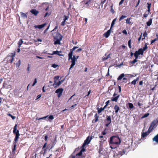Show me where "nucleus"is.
<instances>
[{
	"instance_id": "1",
	"label": "nucleus",
	"mask_w": 158,
	"mask_h": 158,
	"mask_svg": "<svg viewBox=\"0 0 158 158\" xmlns=\"http://www.w3.org/2000/svg\"><path fill=\"white\" fill-rule=\"evenodd\" d=\"M78 48V47L74 46L73 48L70 49V52L68 54L69 60L70 59L71 60V62L72 63V64H71L70 67L69 68L70 70L75 64V61L77 60L76 58V56L74 55L73 56V57H72V56L73 51Z\"/></svg>"
},
{
	"instance_id": "2",
	"label": "nucleus",
	"mask_w": 158,
	"mask_h": 158,
	"mask_svg": "<svg viewBox=\"0 0 158 158\" xmlns=\"http://www.w3.org/2000/svg\"><path fill=\"white\" fill-rule=\"evenodd\" d=\"M52 35L54 39V44L56 45L57 44H60V41L61 40L63 36L58 31L53 32L52 34Z\"/></svg>"
},
{
	"instance_id": "3",
	"label": "nucleus",
	"mask_w": 158,
	"mask_h": 158,
	"mask_svg": "<svg viewBox=\"0 0 158 158\" xmlns=\"http://www.w3.org/2000/svg\"><path fill=\"white\" fill-rule=\"evenodd\" d=\"M121 143V140L118 136H112L110 137L109 143L119 145Z\"/></svg>"
},
{
	"instance_id": "4",
	"label": "nucleus",
	"mask_w": 158,
	"mask_h": 158,
	"mask_svg": "<svg viewBox=\"0 0 158 158\" xmlns=\"http://www.w3.org/2000/svg\"><path fill=\"white\" fill-rule=\"evenodd\" d=\"M158 123V118L153 120L150 124L148 129L150 131H152L157 126Z\"/></svg>"
},
{
	"instance_id": "5",
	"label": "nucleus",
	"mask_w": 158,
	"mask_h": 158,
	"mask_svg": "<svg viewBox=\"0 0 158 158\" xmlns=\"http://www.w3.org/2000/svg\"><path fill=\"white\" fill-rule=\"evenodd\" d=\"M10 54L11 55H8L5 58V59L8 63H11L14 60V57L15 55V52H14V53H11Z\"/></svg>"
},
{
	"instance_id": "6",
	"label": "nucleus",
	"mask_w": 158,
	"mask_h": 158,
	"mask_svg": "<svg viewBox=\"0 0 158 158\" xmlns=\"http://www.w3.org/2000/svg\"><path fill=\"white\" fill-rule=\"evenodd\" d=\"M17 124H15L14 127V130L13 131V133L14 134H15V137L14 139H15V140H18L20 135L19 131L18 130H17Z\"/></svg>"
},
{
	"instance_id": "7",
	"label": "nucleus",
	"mask_w": 158,
	"mask_h": 158,
	"mask_svg": "<svg viewBox=\"0 0 158 158\" xmlns=\"http://www.w3.org/2000/svg\"><path fill=\"white\" fill-rule=\"evenodd\" d=\"M92 139V137L89 136H88L86 139L84 141V142L82 144L81 148H84L86 145H88L89 143L91 140Z\"/></svg>"
},
{
	"instance_id": "8",
	"label": "nucleus",
	"mask_w": 158,
	"mask_h": 158,
	"mask_svg": "<svg viewBox=\"0 0 158 158\" xmlns=\"http://www.w3.org/2000/svg\"><path fill=\"white\" fill-rule=\"evenodd\" d=\"M143 52L144 51L142 49V48H139L138 51H136L134 53V56L138 58L139 55H143Z\"/></svg>"
},
{
	"instance_id": "9",
	"label": "nucleus",
	"mask_w": 158,
	"mask_h": 158,
	"mask_svg": "<svg viewBox=\"0 0 158 158\" xmlns=\"http://www.w3.org/2000/svg\"><path fill=\"white\" fill-rule=\"evenodd\" d=\"M105 122L106 123L105 126L108 127L111 122V118L110 116H106V118L105 120Z\"/></svg>"
},
{
	"instance_id": "10",
	"label": "nucleus",
	"mask_w": 158,
	"mask_h": 158,
	"mask_svg": "<svg viewBox=\"0 0 158 158\" xmlns=\"http://www.w3.org/2000/svg\"><path fill=\"white\" fill-rule=\"evenodd\" d=\"M47 142H46L42 148V149L44 150V153H45L46 152L47 149H48V151H50L53 148H51V145H50V144L48 145L47 147L46 148V147L47 146Z\"/></svg>"
},
{
	"instance_id": "11",
	"label": "nucleus",
	"mask_w": 158,
	"mask_h": 158,
	"mask_svg": "<svg viewBox=\"0 0 158 158\" xmlns=\"http://www.w3.org/2000/svg\"><path fill=\"white\" fill-rule=\"evenodd\" d=\"M63 90L64 89L62 88H59L56 90L55 93L58 94L57 97L58 98L61 96Z\"/></svg>"
},
{
	"instance_id": "12",
	"label": "nucleus",
	"mask_w": 158,
	"mask_h": 158,
	"mask_svg": "<svg viewBox=\"0 0 158 158\" xmlns=\"http://www.w3.org/2000/svg\"><path fill=\"white\" fill-rule=\"evenodd\" d=\"M18 140H15V139H14L13 142L14 146L12 149V153L13 154H14L15 153V150L16 149V143L18 142Z\"/></svg>"
},
{
	"instance_id": "13",
	"label": "nucleus",
	"mask_w": 158,
	"mask_h": 158,
	"mask_svg": "<svg viewBox=\"0 0 158 158\" xmlns=\"http://www.w3.org/2000/svg\"><path fill=\"white\" fill-rule=\"evenodd\" d=\"M152 131H150L149 129H148V131L145 132H143L141 133L142 138H144L146 137Z\"/></svg>"
},
{
	"instance_id": "14",
	"label": "nucleus",
	"mask_w": 158,
	"mask_h": 158,
	"mask_svg": "<svg viewBox=\"0 0 158 158\" xmlns=\"http://www.w3.org/2000/svg\"><path fill=\"white\" fill-rule=\"evenodd\" d=\"M113 96L114 97L111 99L112 101L117 102L119 97V95H118L117 94L115 93L113 94Z\"/></svg>"
},
{
	"instance_id": "15",
	"label": "nucleus",
	"mask_w": 158,
	"mask_h": 158,
	"mask_svg": "<svg viewBox=\"0 0 158 158\" xmlns=\"http://www.w3.org/2000/svg\"><path fill=\"white\" fill-rule=\"evenodd\" d=\"M62 52L61 51H54L52 53H48L49 54L53 55L54 54H56L60 56H63V54H60L59 53H61Z\"/></svg>"
},
{
	"instance_id": "16",
	"label": "nucleus",
	"mask_w": 158,
	"mask_h": 158,
	"mask_svg": "<svg viewBox=\"0 0 158 158\" xmlns=\"http://www.w3.org/2000/svg\"><path fill=\"white\" fill-rule=\"evenodd\" d=\"M81 149L80 151V152L78 153H76L75 155L77 156H81L82 154V152H84L85 151V149L84 148H81Z\"/></svg>"
},
{
	"instance_id": "17",
	"label": "nucleus",
	"mask_w": 158,
	"mask_h": 158,
	"mask_svg": "<svg viewBox=\"0 0 158 158\" xmlns=\"http://www.w3.org/2000/svg\"><path fill=\"white\" fill-rule=\"evenodd\" d=\"M111 29L109 30H108L103 35L106 38H107L110 35V34L111 32Z\"/></svg>"
},
{
	"instance_id": "18",
	"label": "nucleus",
	"mask_w": 158,
	"mask_h": 158,
	"mask_svg": "<svg viewBox=\"0 0 158 158\" xmlns=\"http://www.w3.org/2000/svg\"><path fill=\"white\" fill-rule=\"evenodd\" d=\"M56 138L54 140H52L51 141V142L50 144L51 145V148H53L54 147L55 145V144H56Z\"/></svg>"
},
{
	"instance_id": "19",
	"label": "nucleus",
	"mask_w": 158,
	"mask_h": 158,
	"mask_svg": "<svg viewBox=\"0 0 158 158\" xmlns=\"http://www.w3.org/2000/svg\"><path fill=\"white\" fill-rule=\"evenodd\" d=\"M46 23H44L40 25H35V28H38L39 29H41L44 27L46 25Z\"/></svg>"
},
{
	"instance_id": "20",
	"label": "nucleus",
	"mask_w": 158,
	"mask_h": 158,
	"mask_svg": "<svg viewBox=\"0 0 158 158\" xmlns=\"http://www.w3.org/2000/svg\"><path fill=\"white\" fill-rule=\"evenodd\" d=\"M139 79V77H137L136 79H135L131 83L129 82L128 83V84H131V85H135L136 83V82L137 81H138Z\"/></svg>"
},
{
	"instance_id": "21",
	"label": "nucleus",
	"mask_w": 158,
	"mask_h": 158,
	"mask_svg": "<svg viewBox=\"0 0 158 158\" xmlns=\"http://www.w3.org/2000/svg\"><path fill=\"white\" fill-rule=\"evenodd\" d=\"M95 119L92 121L93 123H95L97 122L98 120L99 116L96 113L94 115Z\"/></svg>"
},
{
	"instance_id": "22",
	"label": "nucleus",
	"mask_w": 158,
	"mask_h": 158,
	"mask_svg": "<svg viewBox=\"0 0 158 158\" xmlns=\"http://www.w3.org/2000/svg\"><path fill=\"white\" fill-rule=\"evenodd\" d=\"M30 12H31L35 16H36L39 13L38 11L35 9H34L31 10L30 11Z\"/></svg>"
},
{
	"instance_id": "23",
	"label": "nucleus",
	"mask_w": 158,
	"mask_h": 158,
	"mask_svg": "<svg viewBox=\"0 0 158 158\" xmlns=\"http://www.w3.org/2000/svg\"><path fill=\"white\" fill-rule=\"evenodd\" d=\"M63 80H61V81H60L59 82H58L57 83H56V81H54V83L53 84V85L54 86L55 85H56V86H59L60 85L61 83L63 81Z\"/></svg>"
},
{
	"instance_id": "24",
	"label": "nucleus",
	"mask_w": 158,
	"mask_h": 158,
	"mask_svg": "<svg viewBox=\"0 0 158 158\" xmlns=\"http://www.w3.org/2000/svg\"><path fill=\"white\" fill-rule=\"evenodd\" d=\"M114 109L115 110V113H117L119 110L120 108L117 105H115L114 106Z\"/></svg>"
},
{
	"instance_id": "25",
	"label": "nucleus",
	"mask_w": 158,
	"mask_h": 158,
	"mask_svg": "<svg viewBox=\"0 0 158 158\" xmlns=\"http://www.w3.org/2000/svg\"><path fill=\"white\" fill-rule=\"evenodd\" d=\"M153 141H155L156 143H158V134L152 139Z\"/></svg>"
},
{
	"instance_id": "26",
	"label": "nucleus",
	"mask_w": 158,
	"mask_h": 158,
	"mask_svg": "<svg viewBox=\"0 0 158 158\" xmlns=\"http://www.w3.org/2000/svg\"><path fill=\"white\" fill-rule=\"evenodd\" d=\"M110 146V148L111 149H114L116 148L117 147V145H116L115 144H111L109 143Z\"/></svg>"
},
{
	"instance_id": "27",
	"label": "nucleus",
	"mask_w": 158,
	"mask_h": 158,
	"mask_svg": "<svg viewBox=\"0 0 158 158\" xmlns=\"http://www.w3.org/2000/svg\"><path fill=\"white\" fill-rule=\"evenodd\" d=\"M135 58L134 60L133 61H131L130 62V63L132 64V66H133L134 64L136 63V62H137V59L138 58L137 57H135Z\"/></svg>"
},
{
	"instance_id": "28",
	"label": "nucleus",
	"mask_w": 158,
	"mask_h": 158,
	"mask_svg": "<svg viewBox=\"0 0 158 158\" xmlns=\"http://www.w3.org/2000/svg\"><path fill=\"white\" fill-rule=\"evenodd\" d=\"M23 43V41L22 40L20 39L18 43V47L19 48Z\"/></svg>"
},
{
	"instance_id": "29",
	"label": "nucleus",
	"mask_w": 158,
	"mask_h": 158,
	"mask_svg": "<svg viewBox=\"0 0 158 158\" xmlns=\"http://www.w3.org/2000/svg\"><path fill=\"white\" fill-rule=\"evenodd\" d=\"M152 23V18L150 19L146 23L147 24V25L148 26H150L151 25V24Z\"/></svg>"
},
{
	"instance_id": "30",
	"label": "nucleus",
	"mask_w": 158,
	"mask_h": 158,
	"mask_svg": "<svg viewBox=\"0 0 158 158\" xmlns=\"http://www.w3.org/2000/svg\"><path fill=\"white\" fill-rule=\"evenodd\" d=\"M125 76V75L124 73H122L117 78L118 80H121L122 78L123 77Z\"/></svg>"
},
{
	"instance_id": "31",
	"label": "nucleus",
	"mask_w": 158,
	"mask_h": 158,
	"mask_svg": "<svg viewBox=\"0 0 158 158\" xmlns=\"http://www.w3.org/2000/svg\"><path fill=\"white\" fill-rule=\"evenodd\" d=\"M131 19V18H127V19H126V23L127 24L132 25V23L130 21V20Z\"/></svg>"
},
{
	"instance_id": "32",
	"label": "nucleus",
	"mask_w": 158,
	"mask_h": 158,
	"mask_svg": "<svg viewBox=\"0 0 158 158\" xmlns=\"http://www.w3.org/2000/svg\"><path fill=\"white\" fill-rule=\"evenodd\" d=\"M125 152H126L124 149H123L122 150L118 152V153L121 156H122L125 154Z\"/></svg>"
},
{
	"instance_id": "33",
	"label": "nucleus",
	"mask_w": 158,
	"mask_h": 158,
	"mask_svg": "<svg viewBox=\"0 0 158 158\" xmlns=\"http://www.w3.org/2000/svg\"><path fill=\"white\" fill-rule=\"evenodd\" d=\"M148 48V46H147V43H145L144 47H143V48H142V49L144 52Z\"/></svg>"
},
{
	"instance_id": "34",
	"label": "nucleus",
	"mask_w": 158,
	"mask_h": 158,
	"mask_svg": "<svg viewBox=\"0 0 158 158\" xmlns=\"http://www.w3.org/2000/svg\"><path fill=\"white\" fill-rule=\"evenodd\" d=\"M20 15L21 17L24 18H27V15H26V14L24 13L23 12H21Z\"/></svg>"
},
{
	"instance_id": "35",
	"label": "nucleus",
	"mask_w": 158,
	"mask_h": 158,
	"mask_svg": "<svg viewBox=\"0 0 158 158\" xmlns=\"http://www.w3.org/2000/svg\"><path fill=\"white\" fill-rule=\"evenodd\" d=\"M98 114L100 113L103 110H104L102 108V107H101L100 108H98Z\"/></svg>"
},
{
	"instance_id": "36",
	"label": "nucleus",
	"mask_w": 158,
	"mask_h": 158,
	"mask_svg": "<svg viewBox=\"0 0 158 158\" xmlns=\"http://www.w3.org/2000/svg\"><path fill=\"white\" fill-rule=\"evenodd\" d=\"M116 18L114 19V20L112 21L111 24L110 29H111V28L113 27V26L115 22L116 21Z\"/></svg>"
},
{
	"instance_id": "37",
	"label": "nucleus",
	"mask_w": 158,
	"mask_h": 158,
	"mask_svg": "<svg viewBox=\"0 0 158 158\" xmlns=\"http://www.w3.org/2000/svg\"><path fill=\"white\" fill-rule=\"evenodd\" d=\"M149 115V113H147L146 114H145L143 116L141 117V118H145L147 117H148Z\"/></svg>"
},
{
	"instance_id": "38",
	"label": "nucleus",
	"mask_w": 158,
	"mask_h": 158,
	"mask_svg": "<svg viewBox=\"0 0 158 158\" xmlns=\"http://www.w3.org/2000/svg\"><path fill=\"white\" fill-rule=\"evenodd\" d=\"M128 106H129V108H130L131 109L133 108L134 107L133 104L132 103H128Z\"/></svg>"
},
{
	"instance_id": "39",
	"label": "nucleus",
	"mask_w": 158,
	"mask_h": 158,
	"mask_svg": "<svg viewBox=\"0 0 158 158\" xmlns=\"http://www.w3.org/2000/svg\"><path fill=\"white\" fill-rule=\"evenodd\" d=\"M54 118V117L53 115H50L48 118V119L49 120V121L50 122H51V121L50 120H53Z\"/></svg>"
},
{
	"instance_id": "40",
	"label": "nucleus",
	"mask_w": 158,
	"mask_h": 158,
	"mask_svg": "<svg viewBox=\"0 0 158 158\" xmlns=\"http://www.w3.org/2000/svg\"><path fill=\"white\" fill-rule=\"evenodd\" d=\"M106 130H107V129L106 128H105L104 129V130L102 131V132L101 134L103 135H106L107 133V132H106Z\"/></svg>"
},
{
	"instance_id": "41",
	"label": "nucleus",
	"mask_w": 158,
	"mask_h": 158,
	"mask_svg": "<svg viewBox=\"0 0 158 158\" xmlns=\"http://www.w3.org/2000/svg\"><path fill=\"white\" fill-rule=\"evenodd\" d=\"M12 119H14L15 118V117L14 116H13L11 114H10V113H8V114H7Z\"/></svg>"
},
{
	"instance_id": "42",
	"label": "nucleus",
	"mask_w": 158,
	"mask_h": 158,
	"mask_svg": "<svg viewBox=\"0 0 158 158\" xmlns=\"http://www.w3.org/2000/svg\"><path fill=\"white\" fill-rule=\"evenodd\" d=\"M131 39H130L129 41H128V46L129 47V48H131L132 47H131Z\"/></svg>"
},
{
	"instance_id": "43",
	"label": "nucleus",
	"mask_w": 158,
	"mask_h": 158,
	"mask_svg": "<svg viewBox=\"0 0 158 158\" xmlns=\"http://www.w3.org/2000/svg\"><path fill=\"white\" fill-rule=\"evenodd\" d=\"M127 16L126 15H122L119 18V21H121L122 19H124V18H126Z\"/></svg>"
},
{
	"instance_id": "44",
	"label": "nucleus",
	"mask_w": 158,
	"mask_h": 158,
	"mask_svg": "<svg viewBox=\"0 0 158 158\" xmlns=\"http://www.w3.org/2000/svg\"><path fill=\"white\" fill-rule=\"evenodd\" d=\"M21 63L20 60H19L17 62L16 64V66L19 67Z\"/></svg>"
},
{
	"instance_id": "45",
	"label": "nucleus",
	"mask_w": 158,
	"mask_h": 158,
	"mask_svg": "<svg viewBox=\"0 0 158 158\" xmlns=\"http://www.w3.org/2000/svg\"><path fill=\"white\" fill-rule=\"evenodd\" d=\"M79 151V147H78V148H76L74 151L73 152L72 154V155H75V154L74 153L77 152Z\"/></svg>"
},
{
	"instance_id": "46",
	"label": "nucleus",
	"mask_w": 158,
	"mask_h": 158,
	"mask_svg": "<svg viewBox=\"0 0 158 158\" xmlns=\"http://www.w3.org/2000/svg\"><path fill=\"white\" fill-rule=\"evenodd\" d=\"M158 40V38H156L155 39H154V40H152L151 41V44H153L155 41L157 40Z\"/></svg>"
},
{
	"instance_id": "47",
	"label": "nucleus",
	"mask_w": 158,
	"mask_h": 158,
	"mask_svg": "<svg viewBox=\"0 0 158 158\" xmlns=\"http://www.w3.org/2000/svg\"><path fill=\"white\" fill-rule=\"evenodd\" d=\"M64 19H63V20L66 21L69 18L68 16H66L65 15L64 16Z\"/></svg>"
},
{
	"instance_id": "48",
	"label": "nucleus",
	"mask_w": 158,
	"mask_h": 158,
	"mask_svg": "<svg viewBox=\"0 0 158 158\" xmlns=\"http://www.w3.org/2000/svg\"><path fill=\"white\" fill-rule=\"evenodd\" d=\"M58 66V65L56 64H53L52 65V67H53V68H56V67H57Z\"/></svg>"
},
{
	"instance_id": "49",
	"label": "nucleus",
	"mask_w": 158,
	"mask_h": 158,
	"mask_svg": "<svg viewBox=\"0 0 158 158\" xmlns=\"http://www.w3.org/2000/svg\"><path fill=\"white\" fill-rule=\"evenodd\" d=\"M60 151H61L60 148H59L54 151V152H60Z\"/></svg>"
},
{
	"instance_id": "50",
	"label": "nucleus",
	"mask_w": 158,
	"mask_h": 158,
	"mask_svg": "<svg viewBox=\"0 0 158 158\" xmlns=\"http://www.w3.org/2000/svg\"><path fill=\"white\" fill-rule=\"evenodd\" d=\"M147 4L148 5V6H147L148 8L150 9V8L151 7V3L148 2Z\"/></svg>"
},
{
	"instance_id": "51",
	"label": "nucleus",
	"mask_w": 158,
	"mask_h": 158,
	"mask_svg": "<svg viewBox=\"0 0 158 158\" xmlns=\"http://www.w3.org/2000/svg\"><path fill=\"white\" fill-rule=\"evenodd\" d=\"M65 21L63 20L61 23V26H64L65 24Z\"/></svg>"
},
{
	"instance_id": "52",
	"label": "nucleus",
	"mask_w": 158,
	"mask_h": 158,
	"mask_svg": "<svg viewBox=\"0 0 158 158\" xmlns=\"http://www.w3.org/2000/svg\"><path fill=\"white\" fill-rule=\"evenodd\" d=\"M127 80V78L126 77H124L123 78V82L126 83Z\"/></svg>"
},
{
	"instance_id": "53",
	"label": "nucleus",
	"mask_w": 158,
	"mask_h": 158,
	"mask_svg": "<svg viewBox=\"0 0 158 158\" xmlns=\"http://www.w3.org/2000/svg\"><path fill=\"white\" fill-rule=\"evenodd\" d=\"M36 82H37V79L36 78H35L34 81V83H33V84H32V85L33 86L35 84V83H36Z\"/></svg>"
},
{
	"instance_id": "54",
	"label": "nucleus",
	"mask_w": 158,
	"mask_h": 158,
	"mask_svg": "<svg viewBox=\"0 0 158 158\" xmlns=\"http://www.w3.org/2000/svg\"><path fill=\"white\" fill-rule=\"evenodd\" d=\"M122 32L125 35L127 34V32L126 30H124Z\"/></svg>"
},
{
	"instance_id": "55",
	"label": "nucleus",
	"mask_w": 158,
	"mask_h": 158,
	"mask_svg": "<svg viewBox=\"0 0 158 158\" xmlns=\"http://www.w3.org/2000/svg\"><path fill=\"white\" fill-rule=\"evenodd\" d=\"M59 76H56L54 77V79L57 80L59 79Z\"/></svg>"
},
{
	"instance_id": "56",
	"label": "nucleus",
	"mask_w": 158,
	"mask_h": 158,
	"mask_svg": "<svg viewBox=\"0 0 158 158\" xmlns=\"http://www.w3.org/2000/svg\"><path fill=\"white\" fill-rule=\"evenodd\" d=\"M111 11L113 13H114V10L113 9V6H111Z\"/></svg>"
},
{
	"instance_id": "57",
	"label": "nucleus",
	"mask_w": 158,
	"mask_h": 158,
	"mask_svg": "<svg viewBox=\"0 0 158 158\" xmlns=\"http://www.w3.org/2000/svg\"><path fill=\"white\" fill-rule=\"evenodd\" d=\"M148 14H149V13H148V14H146V13H145V14H144L143 15V17L144 18L147 17L148 16Z\"/></svg>"
},
{
	"instance_id": "58",
	"label": "nucleus",
	"mask_w": 158,
	"mask_h": 158,
	"mask_svg": "<svg viewBox=\"0 0 158 158\" xmlns=\"http://www.w3.org/2000/svg\"><path fill=\"white\" fill-rule=\"evenodd\" d=\"M82 50V49L81 48H79L78 49H77L76 51V52H79L81 51Z\"/></svg>"
},
{
	"instance_id": "59",
	"label": "nucleus",
	"mask_w": 158,
	"mask_h": 158,
	"mask_svg": "<svg viewBox=\"0 0 158 158\" xmlns=\"http://www.w3.org/2000/svg\"><path fill=\"white\" fill-rule=\"evenodd\" d=\"M91 93V90H90L88 92V94L86 95L85 96V97H86L87 96H88L90 94V93Z\"/></svg>"
},
{
	"instance_id": "60",
	"label": "nucleus",
	"mask_w": 158,
	"mask_h": 158,
	"mask_svg": "<svg viewBox=\"0 0 158 158\" xmlns=\"http://www.w3.org/2000/svg\"><path fill=\"white\" fill-rule=\"evenodd\" d=\"M48 116H45V117H42V118H40L38 119L39 120H40V119H43L46 118L48 117Z\"/></svg>"
},
{
	"instance_id": "61",
	"label": "nucleus",
	"mask_w": 158,
	"mask_h": 158,
	"mask_svg": "<svg viewBox=\"0 0 158 158\" xmlns=\"http://www.w3.org/2000/svg\"><path fill=\"white\" fill-rule=\"evenodd\" d=\"M48 138V137L47 135H46L44 137V139L46 141H47V139Z\"/></svg>"
},
{
	"instance_id": "62",
	"label": "nucleus",
	"mask_w": 158,
	"mask_h": 158,
	"mask_svg": "<svg viewBox=\"0 0 158 158\" xmlns=\"http://www.w3.org/2000/svg\"><path fill=\"white\" fill-rule=\"evenodd\" d=\"M139 84L140 85H142L143 84V81H140L139 83Z\"/></svg>"
},
{
	"instance_id": "63",
	"label": "nucleus",
	"mask_w": 158,
	"mask_h": 158,
	"mask_svg": "<svg viewBox=\"0 0 158 158\" xmlns=\"http://www.w3.org/2000/svg\"><path fill=\"white\" fill-rule=\"evenodd\" d=\"M138 105L139 107H140L141 106L143 105L142 104L140 103L139 102H138Z\"/></svg>"
},
{
	"instance_id": "64",
	"label": "nucleus",
	"mask_w": 158,
	"mask_h": 158,
	"mask_svg": "<svg viewBox=\"0 0 158 158\" xmlns=\"http://www.w3.org/2000/svg\"><path fill=\"white\" fill-rule=\"evenodd\" d=\"M147 33L146 32H145L143 33V36H144V37H145L147 36Z\"/></svg>"
}]
</instances>
